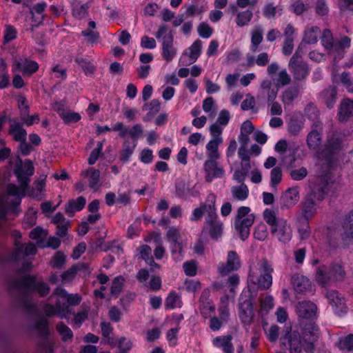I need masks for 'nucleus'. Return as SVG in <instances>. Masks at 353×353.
Wrapping results in <instances>:
<instances>
[{
    "label": "nucleus",
    "instance_id": "nucleus-1",
    "mask_svg": "<svg viewBox=\"0 0 353 353\" xmlns=\"http://www.w3.org/2000/svg\"><path fill=\"white\" fill-rule=\"evenodd\" d=\"M34 171V167L30 159L23 161L17 157L13 172L17 176L19 188L14 183H9L6 188V194H0V229L2 232L6 233L9 225L6 217L8 212L14 215L19 214L21 198L25 196Z\"/></svg>",
    "mask_w": 353,
    "mask_h": 353
},
{
    "label": "nucleus",
    "instance_id": "nucleus-2",
    "mask_svg": "<svg viewBox=\"0 0 353 353\" xmlns=\"http://www.w3.org/2000/svg\"><path fill=\"white\" fill-rule=\"evenodd\" d=\"M9 293L14 298L17 305L28 314H34L37 310V305L32 301V296L37 292L39 296H47L50 288L41 279H37L36 275L26 274L21 278H12L8 282Z\"/></svg>",
    "mask_w": 353,
    "mask_h": 353
},
{
    "label": "nucleus",
    "instance_id": "nucleus-3",
    "mask_svg": "<svg viewBox=\"0 0 353 353\" xmlns=\"http://www.w3.org/2000/svg\"><path fill=\"white\" fill-rule=\"evenodd\" d=\"M258 272L250 270L248 278L247 292H252L256 296L258 290H265L270 288L272 283L271 273L273 269L266 259H263L258 264Z\"/></svg>",
    "mask_w": 353,
    "mask_h": 353
},
{
    "label": "nucleus",
    "instance_id": "nucleus-4",
    "mask_svg": "<svg viewBox=\"0 0 353 353\" xmlns=\"http://www.w3.org/2000/svg\"><path fill=\"white\" fill-rule=\"evenodd\" d=\"M14 249L12 253L3 256L0 254V267H4L6 265H14L21 259L35 254L37 248L33 243L29 242L28 244L21 243L19 239L21 237V234L15 231Z\"/></svg>",
    "mask_w": 353,
    "mask_h": 353
},
{
    "label": "nucleus",
    "instance_id": "nucleus-5",
    "mask_svg": "<svg viewBox=\"0 0 353 353\" xmlns=\"http://www.w3.org/2000/svg\"><path fill=\"white\" fill-rule=\"evenodd\" d=\"M350 39L343 37L340 41H334L330 30H323L321 37V43L324 48L334 57V65L340 60L345 52V49L350 46Z\"/></svg>",
    "mask_w": 353,
    "mask_h": 353
},
{
    "label": "nucleus",
    "instance_id": "nucleus-6",
    "mask_svg": "<svg viewBox=\"0 0 353 353\" xmlns=\"http://www.w3.org/2000/svg\"><path fill=\"white\" fill-rule=\"evenodd\" d=\"M249 207L241 206L237 210L234 219V228L239 232L242 241H245L250 235V228L254 222L255 216L250 214Z\"/></svg>",
    "mask_w": 353,
    "mask_h": 353
},
{
    "label": "nucleus",
    "instance_id": "nucleus-7",
    "mask_svg": "<svg viewBox=\"0 0 353 353\" xmlns=\"http://www.w3.org/2000/svg\"><path fill=\"white\" fill-rule=\"evenodd\" d=\"M345 272L340 263H332L329 266L322 265L318 268L316 274L317 282L325 284L330 280L342 281Z\"/></svg>",
    "mask_w": 353,
    "mask_h": 353
},
{
    "label": "nucleus",
    "instance_id": "nucleus-8",
    "mask_svg": "<svg viewBox=\"0 0 353 353\" xmlns=\"http://www.w3.org/2000/svg\"><path fill=\"white\" fill-rule=\"evenodd\" d=\"M254 298L255 294L250 292H243L240 296L239 315L241 323L245 325H250L253 322Z\"/></svg>",
    "mask_w": 353,
    "mask_h": 353
},
{
    "label": "nucleus",
    "instance_id": "nucleus-9",
    "mask_svg": "<svg viewBox=\"0 0 353 353\" xmlns=\"http://www.w3.org/2000/svg\"><path fill=\"white\" fill-rule=\"evenodd\" d=\"M321 333L319 327L314 323H307L303 330L301 346L307 353H314L316 343Z\"/></svg>",
    "mask_w": 353,
    "mask_h": 353
},
{
    "label": "nucleus",
    "instance_id": "nucleus-10",
    "mask_svg": "<svg viewBox=\"0 0 353 353\" xmlns=\"http://www.w3.org/2000/svg\"><path fill=\"white\" fill-rule=\"evenodd\" d=\"M223 128L217 124H212L210 126V132L212 139L207 143L206 150L208 151V157L210 159H218L220 154L218 152L219 145L223 141L221 137Z\"/></svg>",
    "mask_w": 353,
    "mask_h": 353
},
{
    "label": "nucleus",
    "instance_id": "nucleus-11",
    "mask_svg": "<svg viewBox=\"0 0 353 353\" xmlns=\"http://www.w3.org/2000/svg\"><path fill=\"white\" fill-rule=\"evenodd\" d=\"M301 52L296 51L289 61L288 68L296 80L304 79L309 73L307 65L301 59Z\"/></svg>",
    "mask_w": 353,
    "mask_h": 353
},
{
    "label": "nucleus",
    "instance_id": "nucleus-12",
    "mask_svg": "<svg viewBox=\"0 0 353 353\" xmlns=\"http://www.w3.org/2000/svg\"><path fill=\"white\" fill-rule=\"evenodd\" d=\"M267 72L276 87H284L291 82V77L287 70L285 68L279 70V65L276 62H272L268 65Z\"/></svg>",
    "mask_w": 353,
    "mask_h": 353
},
{
    "label": "nucleus",
    "instance_id": "nucleus-13",
    "mask_svg": "<svg viewBox=\"0 0 353 353\" xmlns=\"http://www.w3.org/2000/svg\"><path fill=\"white\" fill-rule=\"evenodd\" d=\"M330 188L331 182L326 176H321L316 179L310 192L307 194L316 200L322 201L329 192Z\"/></svg>",
    "mask_w": 353,
    "mask_h": 353
},
{
    "label": "nucleus",
    "instance_id": "nucleus-14",
    "mask_svg": "<svg viewBox=\"0 0 353 353\" xmlns=\"http://www.w3.org/2000/svg\"><path fill=\"white\" fill-rule=\"evenodd\" d=\"M210 210V219H205V225L203 227V232L208 231L210 237L217 241L223 234V223L217 221L216 212Z\"/></svg>",
    "mask_w": 353,
    "mask_h": 353
},
{
    "label": "nucleus",
    "instance_id": "nucleus-15",
    "mask_svg": "<svg viewBox=\"0 0 353 353\" xmlns=\"http://www.w3.org/2000/svg\"><path fill=\"white\" fill-rule=\"evenodd\" d=\"M201 41L196 40L190 48L183 52L179 61V65H188L194 63L201 54Z\"/></svg>",
    "mask_w": 353,
    "mask_h": 353
},
{
    "label": "nucleus",
    "instance_id": "nucleus-16",
    "mask_svg": "<svg viewBox=\"0 0 353 353\" xmlns=\"http://www.w3.org/2000/svg\"><path fill=\"white\" fill-rule=\"evenodd\" d=\"M281 345L290 347V353H302L301 337L297 331H287L285 334L281 337Z\"/></svg>",
    "mask_w": 353,
    "mask_h": 353
},
{
    "label": "nucleus",
    "instance_id": "nucleus-17",
    "mask_svg": "<svg viewBox=\"0 0 353 353\" xmlns=\"http://www.w3.org/2000/svg\"><path fill=\"white\" fill-rule=\"evenodd\" d=\"M241 267V261L235 251L228 253L227 261L218 265V271L221 276H227L230 272L236 271Z\"/></svg>",
    "mask_w": 353,
    "mask_h": 353
},
{
    "label": "nucleus",
    "instance_id": "nucleus-18",
    "mask_svg": "<svg viewBox=\"0 0 353 353\" xmlns=\"http://www.w3.org/2000/svg\"><path fill=\"white\" fill-rule=\"evenodd\" d=\"M326 297L336 314L341 316L347 311L344 298L336 290H329Z\"/></svg>",
    "mask_w": 353,
    "mask_h": 353
},
{
    "label": "nucleus",
    "instance_id": "nucleus-19",
    "mask_svg": "<svg viewBox=\"0 0 353 353\" xmlns=\"http://www.w3.org/2000/svg\"><path fill=\"white\" fill-rule=\"evenodd\" d=\"M39 68L38 63L25 57H19L14 59L12 69L13 72L19 71L23 74H30L37 70Z\"/></svg>",
    "mask_w": 353,
    "mask_h": 353
},
{
    "label": "nucleus",
    "instance_id": "nucleus-20",
    "mask_svg": "<svg viewBox=\"0 0 353 353\" xmlns=\"http://www.w3.org/2000/svg\"><path fill=\"white\" fill-rule=\"evenodd\" d=\"M321 30L319 27L314 26H307L303 31V39L298 47L296 51L304 53L305 44H314L316 43L321 35Z\"/></svg>",
    "mask_w": 353,
    "mask_h": 353
},
{
    "label": "nucleus",
    "instance_id": "nucleus-21",
    "mask_svg": "<svg viewBox=\"0 0 353 353\" xmlns=\"http://www.w3.org/2000/svg\"><path fill=\"white\" fill-rule=\"evenodd\" d=\"M216 203V196L214 194H210L206 198L205 202L201 205L199 208H196L192 212V217L191 218L192 221H198L201 219L203 214L206 212L208 214V216L206 219H210V210L213 212H216L215 208Z\"/></svg>",
    "mask_w": 353,
    "mask_h": 353
},
{
    "label": "nucleus",
    "instance_id": "nucleus-22",
    "mask_svg": "<svg viewBox=\"0 0 353 353\" xmlns=\"http://www.w3.org/2000/svg\"><path fill=\"white\" fill-rule=\"evenodd\" d=\"M271 233L283 243L289 242L292 239L291 228L284 219L280 221L275 227L271 228Z\"/></svg>",
    "mask_w": 353,
    "mask_h": 353
},
{
    "label": "nucleus",
    "instance_id": "nucleus-23",
    "mask_svg": "<svg viewBox=\"0 0 353 353\" xmlns=\"http://www.w3.org/2000/svg\"><path fill=\"white\" fill-rule=\"evenodd\" d=\"M216 159H210L205 161L203 169L206 174L205 181L210 183L214 178H221L224 174L222 167L218 165Z\"/></svg>",
    "mask_w": 353,
    "mask_h": 353
},
{
    "label": "nucleus",
    "instance_id": "nucleus-24",
    "mask_svg": "<svg viewBox=\"0 0 353 353\" xmlns=\"http://www.w3.org/2000/svg\"><path fill=\"white\" fill-rule=\"evenodd\" d=\"M321 122L317 121L312 124V130L307 136V144L310 149L315 150L321 142Z\"/></svg>",
    "mask_w": 353,
    "mask_h": 353
},
{
    "label": "nucleus",
    "instance_id": "nucleus-25",
    "mask_svg": "<svg viewBox=\"0 0 353 353\" xmlns=\"http://www.w3.org/2000/svg\"><path fill=\"white\" fill-rule=\"evenodd\" d=\"M177 50L174 46V38L172 34L164 37L162 41V57L167 62L171 61L176 55Z\"/></svg>",
    "mask_w": 353,
    "mask_h": 353
},
{
    "label": "nucleus",
    "instance_id": "nucleus-26",
    "mask_svg": "<svg viewBox=\"0 0 353 353\" xmlns=\"http://www.w3.org/2000/svg\"><path fill=\"white\" fill-rule=\"evenodd\" d=\"M341 144V139L338 137L332 135L328 138L325 148L322 152V155L326 159L329 164L332 163L334 153L340 149Z\"/></svg>",
    "mask_w": 353,
    "mask_h": 353
},
{
    "label": "nucleus",
    "instance_id": "nucleus-27",
    "mask_svg": "<svg viewBox=\"0 0 353 353\" xmlns=\"http://www.w3.org/2000/svg\"><path fill=\"white\" fill-rule=\"evenodd\" d=\"M299 199L297 188H290L285 191L280 198L281 208H289L294 205Z\"/></svg>",
    "mask_w": 353,
    "mask_h": 353
},
{
    "label": "nucleus",
    "instance_id": "nucleus-28",
    "mask_svg": "<svg viewBox=\"0 0 353 353\" xmlns=\"http://www.w3.org/2000/svg\"><path fill=\"white\" fill-rule=\"evenodd\" d=\"M316 306L311 301H303L296 305V312L303 319H311L316 315Z\"/></svg>",
    "mask_w": 353,
    "mask_h": 353
},
{
    "label": "nucleus",
    "instance_id": "nucleus-29",
    "mask_svg": "<svg viewBox=\"0 0 353 353\" xmlns=\"http://www.w3.org/2000/svg\"><path fill=\"white\" fill-rule=\"evenodd\" d=\"M291 282L294 290L297 293H303L310 290L311 289V283L310 280L303 275L298 274L292 275Z\"/></svg>",
    "mask_w": 353,
    "mask_h": 353
},
{
    "label": "nucleus",
    "instance_id": "nucleus-30",
    "mask_svg": "<svg viewBox=\"0 0 353 353\" xmlns=\"http://www.w3.org/2000/svg\"><path fill=\"white\" fill-rule=\"evenodd\" d=\"M210 295V290L206 288L203 290L199 299L200 312L205 318H207L210 313L214 310V307L209 299Z\"/></svg>",
    "mask_w": 353,
    "mask_h": 353
},
{
    "label": "nucleus",
    "instance_id": "nucleus-31",
    "mask_svg": "<svg viewBox=\"0 0 353 353\" xmlns=\"http://www.w3.org/2000/svg\"><path fill=\"white\" fill-rule=\"evenodd\" d=\"M351 117H353V100L344 99L341 101L338 117L341 122L347 121Z\"/></svg>",
    "mask_w": 353,
    "mask_h": 353
},
{
    "label": "nucleus",
    "instance_id": "nucleus-32",
    "mask_svg": "<svg viewBox=\"0 0 353 353\" xmlns=\"http://www.w3.org/2000/svg\"><path fill=\"white\" fill-rule=\"evenodd\" d=\"M315 199L309 194H306L302 201L303 219H309L315 214L316 211Z\"/></svg>",
    "mask_w": 353,
    "mask_h": 353
},
{
    "label": "nucleus",
    "instance_id": "nucleus-33",
    "mask_svg": "<svg viewBox=\"0 0 353 353\" xmlns=\"http://www.w3.org/2000/svg\"><path fill=\"white\" fill-rule=\"evenodd\" d=\"M304 125V119L301 114H294L290 119L288 131L294 136H296L301 131Z\"/></svg>",
    "mask_w": 353,
    "mask_h": 353
},
{
    "label": "nucleus",
    "instance_id": "nucleus-34",
    "mask_svg": "<svg viewBox=\"0 0 353 353\" xmlns=\"http://www.w3.org/2000/svg\"><path fill=\"white\" fill-rule=\"evenodd\" d=\"M344 240H353V209L345 216L343 223Z\"/></svg>",
    "mask_w": 353,
    "mask_h": 353
},
{
    "label": "nucleus",
    "instance_id": "nucleus-35",
    "mask_svg": "<svg viewBox=\"0 0 353 353\" xmlns=\"http://www.w3.org/2000/svg\"><path fill=\"white\" fill-rule=\"evenodd\" d=\"M85 199L82 196L76 200H70L65 208V213L72 217L75 211H80L85 207Z\"/></svg>",
    "mask_w": 353,
    "mask_h": 353
},
{
    "label": "nucleus",
    "instance_id": "nucleus-36",
    "mask_svg": "<svg viewBox=\"0 0 353 353\" xmlns=\"http://www.w3.org/2000/svg\"><path fill=\"white\" fill-rule=\"evenodd\" d=\"M232 339L231 335L217 336L213 339V344L216 347H221L224 353H233L234 348L231 343Z\"/></svg>",
    "mask_w": 353,
    "mask_h": 353
},
{
    "label": "nucleus",
    "instance_id": "nucleus-37",
    "mask_svg": "<svg viewBox=\"0 0 353 353\" xmlns=\"http://www.w3.org/2000/svg\"><path fill=\"white\" fill-rule=\"evenodd\" d=\"M67 303H61L60 301L56 302V307L59 312H69V305H79L81 301V297L77 294H68Z\"/></svg>",
    "mask_w": 353,
    "mask_h": 353
},
{
    "label": "nucleus",
    "instance_id": "nucleus-38",
    "mask_svg": "<svg viewBox=\"0 0 353 353\" xmlns=\"http://www.w3.org/2000/svg\"><path fill=\"white\" fill-rule=\"evenodd\" d=\"M8 133L16 141L21 142L26 141L27 132L19 123H14L10 125Z\"/></svg>",
    "mask_w": 353,
    "mask_h": 353
},
{
    "label": "nucleus",
    "instance_id": "nucleus-39",
    "mask_svg": "<svg viewBox=\"0 0 353 353\" xmlns=\"http://www.w3.org/2000/svg\"><path fill=\"white\" fill-rule=\"evenodd\" d=\"M137 144V143L136 141H130L129 139L124 141L119 158L121 161H122L123 163H125L129 161L130 156L134 151Z\"/></svg>",
    "mask_w": 353,
    "mask_h": 353
},
{
    "label": "nucleus",
    "instance_id": "nucleus-40",
    "mask_svg": "<svg viewBox=\"0 0 353 353\" xmlns=\"http://www.w3.org/2000/svg\"><path fill=\"white\" fill-rule=\"evenodd\" d=\"M336 346L340 350L347 352H353V334L339 337Z\"/></svg>",
    "mask_w": 353,
    "mask_h": 353
},
{
    "label": "nucleus",
    "instance_id": "nucleus-41",
    "mask_svg": "<svg viewBox=\"0 0 353 353\" xmlns=\"http://www.w3.org/2000/svg\"><path fill=\"white\" fill-rule=\"evenodd\" d=\"M321 97H322L327 108L331 109L334 107L337 99L336 90H324L321 92Z\"/></svg>",
    "mask_w": 353,
    "mask_h": 353
},
{
    "label": "nucleus",
    "instance_id": "nucleus-42",
    "mask_svg": "<svg viewBox=\"0 0 353 353\" xmlns=\"http://www.w3.org/2000/svg\"><path fill=\"white\" fill-rule=\"evenodd\" d=\"M181 296L174 291L171 292L165 299V307L167 309L181 307Z\"/></svg>",
    "mask_w": 353,
    "mask_h": 353
},
{
    "label": "nucleus",
    "instance_id": "nucleus-43",
    "mask_svg": "<svg viewBox=\"0 0 353 353\" xmlns=\"http://www.w3.org/2000/svg\"><path fill=\"white\" fill-rule=\"evenodd\" d=\"M39 336H48L49 334L48 321L45 318H39L33 325Z\"/></svg>",
    "mask_w": 353,
    "mask_h": 353
},
{
    "label": "nucleus",
    "instance_id": "nucleus-44",
    "mask_svg": "<svg viewBox=\"0 0 353 353\" xmlns=\"http://www.w3.org/2000/svg\"><path fill=\"white\" fill-rule=\"evenodd\" d=\"M232 196L240 201L246 199L248 196V189L246 185L241 184L238 186H233L231 189Z\"/></svg>",
    "mask_w": 353,
    "mask_h": 353
},
{
    "label": "nucleus",
    "instance_id": "nucleus-45",
    "mask_svg": "<svg viewBox=\"0 0 353 353\" xmlns=\"http://www.w3.org/2000/svg\"><path fill=\"white\" fill-rule=\"evenodd\" d=\"M332 79L338 85L353 87V80L350 78L347 73L343 72L341 75L333 74Z\"/></svg>",
    "mask_w": 353,
    "mask_h": 353
},
{
    "label": "nucleus",
    "instance_id": "nucleus-46",
    "mask_svg": "<svg viewBox=\"0 0 353 353\" xmlns=\"http://www.w3.org/2000/svg\"><path fill=\"white\" fill-rule=\"evenodd\" d=\"M282 10L281 6H274L272 3H268L263 8V14L266 18L271 19L275 17L277 13L281 15Z\"/></svg>",
    "mask_w": 353,
    "mask_h": 353
},
{
    "label": "nucleus",
    "instance_id": "nucleus-47",
    "mask_svg": "<svg viewBox=\"0 0 353 353\" xmlns=\"http://www.w3.org/2000/svg\"><path fill=\"white\" fill-rule=\"evenodd\" d=\"M263 219L272 228H274L279 223L280 221H283L282 219L276 217L274 211L270 209H265L263 213Z\"/></svg>",
    "mask_w": 353,
    "mask_h": 353
},
{
    "label": "nucleus",
    "instance_id": "nucleus-48",
    "mask_svg": "<svg viewBox=\"0 0 353 353\" xmlns=\"http://www.w3.org/2000/svg\"><path fill=\"white\" fill-rule=\"evenodd\" d=\"M263 39L262 29L259 27L254 28L252 32V46L251 50L256 52L259 45Z\"/></svg>",
    "mask_w": 353,
    "mask_h": 353
},
{
    "label": "nucleus",
    "instance_id": "nucleus-49",
    "mask_svg": "<svg viewBox=\"0 0 353 353\" xmlns=\"http://www.w3.org/2000/svg\"><path fill=\"white\" fill-rule=\"evenodd\" d=\"M57 330L62 336V340L63 341H66L73 337V333L71 329L65 325L63 322H60L57 325Z\"/></svg>",
    "mask_w": 353,
    "mask_h": 353
},
{
    "label": "nucleus",
    "instance_id": "nucleus-50",
    "mask_svg": "<svg viewBox=\"0 0 353 353\" xmlns=\"http://www.w3.org/2000/svg\"><path fill=\"white\" fill-rule=\"evenodd\" d=\"M59 117L63 119V122L66 124L71 123L78 122L81 119V116L79 113L72 112H59Z\"/></svg>",
    "mask_w": 353,
    "mask_h": 353
},
{
    "label": "nucleus",
    "instance_id": "nucleus-51",
    "mask_svg": "<svg viewBox=\"0 0 353 353\" xmlns=\"http://www.w3.org/2000/svg\"><path fill=\"white\" fill-rule=\"evenodd\" d=\"M90 172H91V174L90 176L89 186L92 189L97 190L99 188L100 171L99 170H94L92 168H90L86 170V174Z\"/></svg>",
    "mask_w": 353,
    "mask_h": 353
},
{
    "label": "nucleus",
    "instance_id": "nucleus-52",
    "mask_svg": "<svg viewBox=\"0 0 353 353\" xmlns=\"http://www.w3.org/2000/svg\"><path fill=\"white\" fill-rule=\"evenodd\" d=\"M123 281L124 279L121 276H117L114 279L110 288V293L112 296L117 297L122 291Z\"/></svg>",
    "mask_w": 353,
    "mask_h": 353
},
{
    "label": "nucleus",
    "instance_id": "nucleus-53",
    "mask_svg": "<svg viewBox=\"0 0 353 353\" xmlns=\"http://www.w3.org/2000/svg\"><path fill=\"white\" fill-rule=\"evenodd\" d=\"M189 193V188L184 181H177L175 183V194L180 198H185Z\"/></svg>",
    "mask_w": 353,
    "mask_h": 353
},
{
    "label": "nucleus",
    "instance_id": "nucleus-54",
    "mask_svg": "<svg viewBox=\"0 0 353 353\" xmlns=\"http://www.w3.org/2000/svg\"><path fill=\"white\" fill-rule=\"evenodd\" d=\"M252 17V12L250 10H245L238 14L236 23L239 26H243L248 24Z\"/></svg>",
    "mask_w": 353,
    "mask_h": 353
},
{
    "label": "nucleus",
    "instance_id": "nucleus-55",
    "mask_svg": "<svg viewBox=\"0 0 353 353\" xmlns=\"http://www.w3.org/2000/svg\"><path fill=\"white\" fill-rule=\"evenodd\" d=\"M65 255L60 251L57 252L52 261V268L61 269L65 263Z\"/></svg>",
    "mask_w": 353,
    "mask_h": 353
},
{
    "label": "nucleus",
    "instance_id": "nucleus-56",
    "mask_svg": "<svg viewBox=\"0 0 353 353\" xmlns=\"http://www.w3.org/2000/svg\"><path fill=\"white\" fill-rule=\"evenodd\" d=\"M282 179V170L279 167L273 168L270 172V183L272 187H276Z\"/></svg>",
    "mask_w": 353,
    "mask_h": 353
},
{
    "label": "nucleus",
    "instance_id": "nucleus-57",
    "mask_svg": "<svg viewBox=\"0 0 353 353\" xmlns=\"http://www.w3.org/2000/svg\"><path fill=\"white\" fill-rule=\"evenodd\" d=\"M39 341V347L43 353H53V343L48 339V336H41Z\"/></svg>",
    "mask_w": 353,
    "mask_h": 353
},
{
    "label": "nucleus",
    "instance_id": "nucleus-58",
    "mask_svg": "<svg viewBox=\"0 0 353 353\" xmlns=\"http://www.w3.org/2000/svg\"><path fill=\"white\" fill-rule=\"evenodd\" d=\"M305 114L309 119L314 121L315 122L318 121L317 119L319 115V112L316 107L312 103H309L305 107Z\"/></svg>",
    "mask_w": 353,
    "mask_h": 353
},
{
    "label": "nucleus",
    "instance_id": "nucleus-59",
    "mask_svg": "<svg viewBox=\"0 0 353 353\" xmlns=\"http://www.w3.org/2000/svg\"><path fill=\"white\" fill-rule=\"evenodd\" d=\"M197 30L199 34L204 39L210 37L213 32L212 28L206 23H200L197 28Z\"/></svg>",
    "mask_w": 353,
    "mask_h": 353
},
{
    "label": "nucleus",
    "instance_id": "nucleus-60",
    "mask_svg": "<svg viewBox=\"0 0 353 353\" xmlns=\"http://www.w3.org/2000/svg\"><path fill=\"white\" fill-rule=\"evenodd\" d=\"M183 270L186 275L194 276L196 274V263L195 261H188L183 263Z\"/></svg>",
    "mask_w": 353,
    "mask_h": 353
},
{
    "label": "nucleus",
    "instance_id": "nucleus-61",
    "mask_svg": "<svg viewBox=\"0 0 353 353\" xmlns=\"http://www.w3.org/2000/svg\"><path fill=\"white\" fill-rule=\"evenodd\" d=\"M230 119V114L227 110H222L220 111L217 121L214 124H217L218 125L222 127V125H226Z\"/></svg>",
    "mask_w": 353,
    "mask_h": 353
},
{
    "label": "nucleus",
    "instance_id": "nucleus-62",
    "mask_svg": "<svg viewBox=\"0 0 353 353\" xmlns=\"http://www.w3.org/2000/svg\"><path fill=\"white\" fill-rule=\"evenodd\" d=\"M299 95V90H285L282 95L284 103H292Z\"/></svg>",
    "mask_w": 353,
    "mask_h": 353
},
{
    "label": "nucleus",
    "instance_id": "nucleus-63",
    "mask_svg": "<svg viewBox=\"0 0 353 353\" xmlns=\"http://www.w3.org/2000/svg\"><path fill=\"white\" fill-rule=\"evenodd\" d=\"M307 174V171L305 168H301L299 169L292 170L290 172V175L293 180L300 181L303 179Z\"/></svg>",
    "mask_w": 353,
    "mask_h": 353
},
{
    "label": "nucleus",
    "instance_id": "nucleus-64",
    "mask_svg": "<svg viewBox=\"0 0 353 353\" xmlns=\"http://www.w3.org/2000/svg\"><path fill=\"white\" fill-rule=\"evenodd\" d=\"M171 247V252L176 261H181L182 259L181 258V253L183 251V246L181 242H177L174 243L170 244Z\"/></svg>",
    "mask_w": 353,
    "mask_h": 353
}]
</instances>
